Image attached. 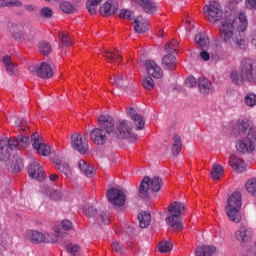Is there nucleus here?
Listing matches in <instances>:
<instances>
[{"instance_id": "obj_1", "label": "nucleus", "mask_w": 256, "mask_h": 256, "mask_svg": "<svg viewBox=\"0 0 256 256\" xmlns=\"http://www.w3.org/2000/svg\"><path fill=\"white\" fill-rule=\"evenodd\" d=\"M248 20L245 12H240L233 19H225L219 25L220 39L230 47L245 49V31H247Z\"/></svg>"}, {"instance_id": "obj_2", "label": "nucleus", "mask_w": 256, "mask_h": 256, "mask_svg": "<svg viewBox=\"0 0 256 256\" xmlns=\"http://www.w3.org/2000/svg\"><path fill=\"white\" fill-rule=\"evenodd\" d=\"M99 128H95L90 133V138L95 145H105L107 135L115 131V121L109 115H101L98 118Z\"/></svg>"}, {"instance_id": "obj_3", "label": "nucleus", "mask_w": 256, "mask_h": 256, "mask_svg": "<svg viewBox=\"0 0 256 256\" xmlns=\"http://www.w3.org/2000/svg\"><path fill=\"white\" fill-rule=\"evenodd\" d=\"M27 145H29V137L23 135H18L12 139L8 137L0 139V161L7 163L15 149H25Z\"/></svg>"}, {"instance_id": "obj_4", "label": "nucleus", "mask_w": 256, "mask_h": 256, "mask_svg": "<svg viewBox=\"0 0 256 256\" xmlns=\"http://www.w3.org/2000/svg\"><path fill=\"white\" fill-rule=\"evenodd\" d=\"M183 209H185V205L178 201L172 202L168 206L169 215L166 218V223L169 225V227H171L172 231H175V233L183 231V223L181 222Z\"/></svg>"}, {"instance_id": "obj_5", "label": "nucleus", "mask_w": 256, "mask_h": 256, "mask_svg": "<svg viewBox=\"0 0 256 256\" xmlns=\"http://www.w3.org/2000/svg\"><path fill=\"white\" fill-rule=\"evenodd\" d=\"M241 193L234 192L227 200L225 213L232 223H240L243 216L241 215Z\"/></svg>"}, {"instance_id": "obj_6", "label": "nucleus", "mask_w": 256, "mask_h": 256, "mask_svg": "<svg viewBox=\"0 0 256 256\" xmlns=\"http://www.w3.org/2000/svg\"><path fill=\"white\" fill-rule=\"evenodd\" d=\"M149 191H152V193L161 191V179L159 176L152 179L149 176L143 177L139 186L138 195L141 199H147L149 197Z\"/></svg>"}, {"instance_id": "obj_7", "label": "nucleus", "mask_w": 256, "mask_h": 256, "mask_svg": "<svg viewBox=\"0 0 256 256\" xmlns=\"http://www.w3.org/2000/svg\"><path fill=\"white\" fill-rule=\"evenodd\" d=\"M256 145V130L250 128V132L247 133V137L239 140L236 143V149L239 153L243 155H247L249 153H253L255 151Z\"/></svg>"}, {"instance_id": "obj_8", "label": "nucleus", "mask_w": 256, "mask_h": 256, "mask_svg": "<svg viewBox=\"0 0 256 256\" xmlns=\"http://www.w3.org/2000/svg\"><path fill=\"white\" fill-rule=\"evenodd\" d=\"M114 137L116 139H131L132 141H136L137 134L133 133V126L130 121L122 120L114 131Z\"/></svg>"}, {"instance_id": "obj_9", "label": "nucleus", "mask_w": 256, "mask_h": 256, "mask_svg": "<svg viewBox=\"0 0 256 256\" xmlns=\"http://www.w3.org/2000/svg\"><path fill=\"white\" fill-rule=\"evenodd\" d=\"M240 75L250 83H256V65L253 60L245 58L240 64Z\"/></svg>"}, {"instance_id": "obj_10", "label": "nucleus", "mask_w": 256, "mask_h": 256, "mask_svg": "<svg viewBox=\"0 0 256 256\" xmlns=\"http://www.w3.org/2000/svg\"><path fill=\"white\" fill-rule=\"evenodd\" d=\"M205 18L210 23H217L223 19V10H221V4L218 2H212L209 5H206L203 9Z\"/></svg>"}, {"instance_id": "obj_11", "label": "nucleus", "mask_w": 256, "mask_h": 256, "mask_svg": "<svg viewBox=\"0 0 256 256\" xmlns=\"http://www.w3.org/2000/svg\"><path fill=\"white\" fill-rule=\"evenodd\" d=\"M83 213L88 217H94L97 225L103 227V225H109V216L107 212H100L97 214V209L93 208V206H86L83 208Z\"/></svg>"}, {"instance_id": "obj_12", "label": "nucleus", "mask_w": 256, "mask_h": 256, "mask_svg": "<svg viewBox=\"0 0 256 256\" xmlns=\"http://www.w3.org/2000/svg\"><path fill=\"white\" fill-rule=\"evenodd\" d=\"M30 71L33 73V75L39 77V79H51V77L55 75V70L53 67H51V65L47 64L46 62H42L37 67H31Z\"/></svg>"}, {"instance_id": "obj_13", "label": "nucleus", "mask_w": 256, "mask_h": 256, "mask_svg": "<svg viewBox=\"0 0 256 256\" xmlns=\"http://www.w3.org/2000/svg\"><path fill=\"white\" fill-rule=\"evenodd\" d=\"M107 200L112 205H115L116 207H123L125 205L126 197L125 193H123L122 190H119L118 188H111L106 193Z\"/></svg>"}, {"instance_id": "obj_14", "label": "nucleus", "mask_w": 256, "mask_h": 256, "mask_svg": "<svg viewBox=\"0 0 256 256\" xmlns=\"http://www.w3.org/2000/svg\"><path fill=\"white\" fill-rule=\"evenodd\" d=\"M71 145L75 151L81 153V155H85L87 151H89V143L87 142V138H84L80 134H73L71 136Z\"/></svg>"}, {"instance_id": "obj_15", "label": "nucleus", "mask_w": 256, "mask_h": 256, "mask_svg": "<svg viewBox=\"0 0 256 256\" xmlns=\"http://www.w3.org/2000/svg\"><path fill=\"white\" fill-rule=\"evenodd\" d=\"M28 175L31 179H36V181L45 180V171L43 167H41L40 163L32 162L28 167Z\"/></svg>"}, {"instance_id": "obj_16", "label": "nucleus", "mask_w": 256, "mask_h": 256, "mask_svg": "<svg viewBox=\"0 0 256 256\" xmlns=\"http://www.w3.org/2000/svg\"><path fill=\"white\" fill-rule=\"evenodd\" d=\"M235 239L239 241V243H249V241L253 239V230L248 228L245 224H242L235 232Z\"/></svg>"}, {"instance_id": "obj_17", "label": "nucleus", "mask_w": 256, "mask_h": 256, "mask_svg": "<svg viewBox=\"0 0 256 256\" xmlns=\"http://www.w3.org/2000/svg\"><path fill=\"white\" fill-rule=\"evenodd\" d=\"M127 115L133 121L137 131H143V129H145V118H143L141 114L137 113L135 108L130 107L127 111Z\"/></svg>"}, {"instance_id": "obj_18", "label": "nucleus", "mask_w": 256, "mask_h": 256, "mask_svg": "<svg viewBox=\"0 0 256 256\" xmlns=\"http://www.w3.org/2000/svg\"><path fill=\"white\" fill-rule=\"evenodd\" d=\"M145 68L148 75L154 77V79H161V77H163V70L161 67H159V65H157V63H155V61L146 60Z\"/></svg>"}, {"instance_id": "obj_19", "label": "nucleus", "mask_w": 256, "mask_h": 256, "mask_svg": "<svg viewBox=\"0 0 256 256\" xmlns=\"http://www.w3.org/2000/svg\"><path fill=\"white\" fill-rule=\"evenodd\" d=\"M198 89L202 95H209L215 91L213 83H211L207 78L198 79Z\"/></svg>"}, {"instance_id": "obj_20", "label": "nucleus", "mask_w": 256, "mask_h": 256, "mask_svg": "<svg viewBox=\"0 0 256 256\" xmlns=\"http://www.w3.org/2000/svg\"><path fill=\"white\" fill-rule=\"evenodd\" d=\"M117 11H119V3L116 1H108L102 7L103 17H111V15H115Z\"/></svg>"}, {"instance_id": "obj_21", "label": "nucleus", "mask_w": 256, "mask_h": 256, "mask_svg": "<svg viewBox=\"0 0 256 256\" xmlns=\"http://www.w3.org/2000/svg\"><path fill=\"white\" fill-rule=\"evenodd\" d=\"M229 164L236 171V173H243L247 169L245 161L237 156H231L229 159Z\"/></svg>"}, {"instance_id": "obj_22", "label": "nucleus", "mask_w": 256, "mask_h": 256, "mask_svg": "<svg viewBox=\"0 0 256 256\" xmlns=\"http://www.w3.org/2000/svg\"><path fill=\"white\" fill-rule=\"evenodd\" d=\"M26 239H28V241H31V243H45V241H47V237L37 230L27 231Z\"/></svg>"}, {"instance_id": "obj_23", "label": "nucleus", "mask_w": 256, "mask_h": 256, "mask_svg": "<svg viewBox=\"0 0 256 256\" xmlns=\"http://www.w3.org/2000/svg\"><path fill=\"white\" fill-rule=\"evenodd\" d=\"M6 167L10 173H19V171H23V159L21 157L14 156L12 163H7Z\"/></svg>"}, {"instance_id": "obj_24", "label": "nucleus", "mask_w": 256, "mask_h": 256, "mask_svg": "<svg viewBox=\"0 0 256 256\" xmlns=\"http://www.w3.org/2000/svg\"><path fill=\"white\" fill-rule=\"evenodd\" d=\"M133 25L136 33H145L146 31H149V23H147V20L143 19L141 16L134 19Z\"/></svg>"}, {"instance_id": "obj_25", "label": "nucleus", "mask_w": 256, "mask_h": 256, "mask_svg": "<svg viewBox=\"0 0 256 256\" xmlns=\"http://www.w3.org/2000/svg\"><path fill=\"white\" fill-rule=\"evenodd\" d=\"M78 167L86 177L91 178L95 175V168L93 166L89 165L87 161L85 160H79L78 161Z\"/></svg>"}, {"instance_id": "obj_26", "label": "nucleus", "mask_w": 256, "mask_h": 256, "mask_svg": "<svg viewBox=\"0 0 256 256\" xmlns=\"http://www.w3.org/2000/svg\"><path fill=\"white\" fill-rule=\"evenodd\" d=\"M162 65L168 71H173L177 67V58L173 54H168L163 57Z\"/></svg>"}, {"instance_id": "obj_27", "label": "nucleus", "mask_w": 256, "mask_h": 256, "mask_svg": "<svg viewBox=\"0 0 256 256\" xmlns=\"http://www.w3.org/2000/svg\"><path fill=\"white\" fill-rule=\"evenodd\" d=\"M134 3L140 5L144 9L145 13H155L157 11V6L151 0H134Z\"/></svg>"}, {"instance_id": "obj_28", "label": "nucleus", "mask_w": 256, "mask_h": 256, "mask_svg": "<svg viewBox=\"0 0 256 256\" xmlns=\"http://www.w3.org/2000/svg\"><path fill=\"white\" fill-rule=\"evenodd\" d=\"M103 57H105L106 61H108V63H115L116 65H119V63H121V55L119 53H117L116 51H103L102 52Z\"/></svg>"}, {"instance_id": "obj_29", "label": "nucleus", "mask_w": 256, "mask_h": 256, "mask_svg": "<svg viewBox=\"0 0 256 256\" xmlns=\"http://www.w3.org/2000/svg\"><path fill=\"white\" fill-rule=\"evenodd\" d=\"M116 87H119L120 89H127L129 87V78L123 74H117L114 76L113 81L111 82Z\"/></svg>"}, {"instance_id": "obj_30", "label": "nucleus", "mask_w": 256, "mask_h": 256, "mask_svg": "<svg viewBox=\"0 0 256 256\" xmlns=\"http://www.w3.org/2000/svg\"><path fill=\"white\" fill-rule=\"evenodd\" d=\"M54 163L57 166V169L61 171V173H64L66 177H69L71 175V168L69 167V164L67 162H63V160L59 159V156L54 157Z\"/></svg>"}, {"instance_id": "obj_31", "label": "nucleus", "mask_w": 256, "mask_h": 256, "mask_svg": "<svg viewBox=\"0 0 256 256\" xmlns=\"http://www.w3.org/2000/svg\"><path fill=\"white\" fill-rule=\"evenodd\" d=\"M215 251V246L203 245L196 248L195 256H212Z\"/></svg>"}, {"instance_id": "obj_32", "label": "nucleus", "mask_w": 256, "mask_h": 256, "mask_svg": "<svg viewBox=\"0 0 256 256\" xmlns=\"http://www.w3.org/2000/svg\"><path fill=\"white\" fill-rule=\"evenodd\" d=\"M138 221L141 229H147V226L151 225V213L147 211L140 212L138 214Z\"/></svg>"}, {"instance_id": "obj_33", "label": "nucleus", "mask_w": 256, "mask_h": 256, "mask_svg": "<svg viewBox=\"0 0 256 256\" xmlns=\"http://www.w3.org/2000/svg\"><path fill=\"white\" fill-rule=\"evenodd\" d=\"M194 41L198 47H201V49H207V47H209V36L205 33L197 34Z\"/></svg>"}, {"instance_id": "obj_34", "label": "nucleus", "mask_w": 256, "mask_h": 256, "mask_svg": "<svg viewBox=\"0 0 256 256\" xmlns=\"http://www.w3.org/2000/svg\"><path fill=\"white\" fill-rule=\"evenodd\" d=\"M33 149H35L37 153L43 157L51 155V147L43 142H40L39 144H33Z\"/></svg>"}, {"instance_id": "obj_35", "label": "nucleus", "mask_w": 256, "mask_h": 256, "mask_svg": "<svg viewBox=\"0 0 256 256\" xmlns=\"http://www.w3.org/2000/svg\"><path fill=\"white\" fill-rule=\"evenodd\" d=\"M183 147V142L181 141V136H173V145H172V155L177 156L181 153Z\"/></svg>"}, {"instance_id": "obj_36", "label": "nucleus", "mask_w": 256, "mask_h": 256, "mask_svg": "<svg viewBox=\"0 0 256 256\" xmlns=\"http://www.w3.org/2000/svg\"><path fill=\"white\" fill-rule=\"evenodd\" d=\"M224 173H225V170L223 169V166L219 164H215L211 171V177L214 181H219V179L223 177Z\"/></svg>"}, {"instance_id": "obj_37", "label": "nucleus", "mask_w": 256, "mask_h": 256, "mask_svg": "<svg viewBox=\"0 0 256 256\" xmlns=\"http://www.w3.org/2000/svg\"><path fill=\"white\" fill-rule=\"evenodd\" d=\"M100 3H103V0H87L86 9H88V13H90V15H95Z\"/></svg>"}, {"instance_id": "obj_38", "label": "nucleus", "mask_w": 256, "mask_h": 256, "mask_svg": "<svg viewBox=\"0 0 256 256\" xmlns=\"http://www.w3.org/2000/svg\"><path fill=\"white\" fill-rule=\"evenodd\" d=\"M3 63L5 65L8 73H15V67H17V64L11 62V56H9V55L4 56Z\"/></svg>"}, {"instance_id": "obj_39", "label": "nucleus", "mask_w": 256, "mask_h": 256, "mask_svg": "<svg viewBox=\"0 0 256 256\" xmlns=\"http://www.w3.org/2000/svg\"><path fill=\"white\" fill-rule=\"evenodd\" d=\"M39 51L42 55H49L53 51V47L47 41H41L39 43Z\"/></svg>"}, {"instance_id": "obj_40", "label": "nucleus", "mask_w": 256, "mask_h": 256, "mask_svg": "<svg viewBox=\"0 0 256 256\" xmlns=\"http://www.w3.org/2000/svg\"><path fill=\"white\" fill-rule=\"evenodd\" d=\"M142 85L147 91H153L155 88V81L153 78H151V76H145L143 78Z\"/></svg>"}, {"instance_id": "obj_41", "label": "nucleus", "mask_w": 256, "mask_h": 256, "mask_svg": "<svg viewBox=\"0 0 256 256\" xmlns=\"http://www.w3.org/2000/svg\"><path fill=\"white\" fill-rule=\"evenodd\" d=\"M173 250V243L169 241L160 242L158 245V251L160 253H169Z\"/></svg>"}, {"instance_id": "obj_42", "label": "nucleus", "mask_w": 256, "mask_h": 256, "mask_svg": "<svg viewBox=\"0 0 256 256\" xmlns=\"http://www.w3.org/2000/svg\"><path fill=\"white\" fill-rule=\"evenodd\" d=\"M239 128L242 129L244 133H247V131L248 133H251V129L256 131V128L251 125V121L248 119H243L239 124Z\"/></svg>"}, {"instance_id": "obj_43", "label": "nucleus", "mask_w": 256, "mask_h": 256, "mask_svg": "<svg viewBox=\"0 0 256 256\" xmlns=\"http://www.w3.org/2000/svg\"><path fill=\"white\" fill-rule=\"evenodd\" d=\"M118 17L120 19H129L130 21H133V19H135V13H133L131 10L121 9Z\"/></svg>"}, {"instance_id": "obj_44", "label": "nucleus", "mask_w": 256, "mask_h": 256, "mask_svg": "<svg viewBox=\"0 0 256 256\" xmlns=\"http://www.w3.org/2000/svg\"><path fill=\"white\" fill-rule=\"evenodd\" d=\"M246 190L256 197V179L252 178L246 182Z\"/></svg>"}, {"instance_id": "obj_45", "label": "nucleus", "mask_w": 256, "mask_h": 256, "mask_svg": "<svg viewBox=\"0 0 256 256\" xmlns=\"http://www.w3.org/2000/svg\"><path fill=\"white\" fill-rule=\"evenodd\" d=\"M244 103L248 107H255V105H256V94L248 93L244 98Z\"/></svg>"}, {"instance_id": "obj_46", "label": "nucleus", "mask_w": 256, "mask_h": 256, "mask_svg": "<svg viewBox=\"0 0 256 256\" xmlns=\"http://www.w3.org/2000/svg\"><path fill=\"white\" fill-rule=\"evenodd\" d=\"M59 37L64 47H69L70 45H72L71 35L67 33H59Z\"/></svg>"}, {"instance_id": "obj_47", "label": "nucleus", "mask_w": 256, "mask_h": 256, "mask_svg": "<svg viewBox=\"0 0 256 256\" xmlns=\"http://www.w3.org/2000/svg\"><path fill=\"white\" fill-rule=\"evenodd\" d=\"M231 79L233 83L236 85H243V80L245 79L241 74L237 73V71H234L231 73Z\"/></svg>"}, {"instance_id": "obj_48", "label": "nucleus", "mask_w": 256, "mask_h": 256, "mask_svg": "<svg viewBox=\"0 0 256 256\" xmlns=\"http://www.w3.org/2000/svg\"><path fill=\"white\" fill-rule=\"evenodd\" d=\"M40 15L44 17V19H51L53 17V10L49 7H43L40 9Z\"/></svg>"}, {"instance_id": "obj_49", "label": "nucleus", "mask_w": 256, "mask_h": 256, "mask_svg": "<svg viewBox=\"0 0 256 256\" xmlns=\"http://www.w3.org/2000/svg\"><path fill=\"white\" fill-rule=\"evenodd\" d=\"M60 9H62L63 13H67V14L73 13V4L70 2H63L60 5Z\"/></svg>"}, {"instance_id": "obj_50", "label": "nucleus", "mask_w": 256, "mask_h": 256, "mask_svg": "<svg viewBox=\"0 0 256 256\" xmlns=\"http://www.w3.org/2000/svg\"><path fill=\"white\" fill-rule=\"evenodd\" d=\"M5 7H23V3L19 0H4Z\"/></svg>"}, {"instance_id": "obj_51", "label": "nucleus", "mask_w": 256, "mask_h": 256, "mask_svg": "<svg viewBox=\"0 0 256 256\" xmlns=\"http://www.w3.org/2000/svg\"><path fill=\"white\" fill-rule=\"evenodd\" d=\"M112 249H114V251L119 255H123V253H125V248L120 242H113Z\"/></svg>"}, {"instance_id": "obj_52", "label": "nucleus", "mask_w": 256, "mask_h": 256, "mask_svg": "<svg viewBox=\"0 0 256 256\" xmlns=\"http://www.w3.org/2000/svg\"><path fill=\"white\" fill-rule=\"evenodd\" d=\"M59 239V232L56 231L55 234H48L45 243H57Z\"/></svg>"}, {"instance_id": "obj_53", "label": "nucleus", "mask_w": 256, "mask_h": 256, "mask_svg": "<svg viewBox=\"0 0 256 256\" xmlns=\"http://www.w3.org/2000/svg\"><path fill=\"white\" fill-rule=\"evenodd\" d=\"M61 197H63V195L61 194V191H59V190H53L50 193V199H52V201H59L61 199Z\"/></svg>"}, {"instance_id": "obj_54", "label": "nucleus", "mask_w": 256, "mask_h": 256, "mask_svg": "<svg viewBox=\"0 0 256 256\" xmlns=\"http://www.w3.org/2000/svg\"><path fill=\"white\" fill-rule=\"evenodd\" d=\"M185 85H186V87L191 89V88L195 87V85H197V79H195V77H188L185 80Z\"/></svg>"}, {"instance_id": "obj_55", "label": "nucleus", "mask_w": 256, "mask_h": 256, "mask_svg": "<svg viewBox=\"0 0 256 256\" xmlns=\"http://www.w3.org/2000/svg\"><path fill=\"white\" fill-rule=\"evenodd\" d=\"M79 249V245L77 244L67 247V251L70 252L72 256H77V253H79Z\"/></svg>"}, {"instance_id": "obj_56", "label": "nucleus", "mask_w": 256, "mask_h": 256, "mask_svg": "<svg viewBox=\"0 0 256 256\" xmlns=\"http://www.w3.org/2000/svg\"><path fill=\"white\" fill-rule=\"evenodd\" d=\"M31 141H32V147L33 145H39V143H41V136H39V133L32 134Z\"/></svg>"}, {"instance_id": "obj_57", "label": "nucleus", "mask_w": 256, "mask_h": 256, "mask_svg": "<svg viewBox=\"0 0 256 256\" xmlns=\"http://www.w3.org/2000/svg\"><path fill=\"white\" fill-rule=\"evenodd\" d=\"M165 51L168 55H175V53H177V48L170 44H166Z\"/></svg>"}, {"instance_id": "obj_58", "label": "nucleus", "mask_w": 256, "mask_h": 256, "mask_svg": "<svg viewBox=\"0 0 256 256\" xmlns=\"http://www.w3.org/2000/svg\"><path fill=\"white\" fill-rule=\"evenodd\" d=\"M62 228L65 231H71V229H73V223H71V221H69V220H63L62 221Z\"/></svg>"}, {"instance_id": "obj_59", "label": "nucleus", "mask_w": 256, "mask_h": 256, "mask_svg": "<svg viewBox=\"0 0 256 256\" xmlns=\"http://www.w3.org/2000/svg\"><path fill=\"white\" fill-rule=\"evenodd\" d=\"M202 50L203 51L200 52L201 59H203V61H209V59H211V54H209V52H207L205 49Z\"/></svg>"}, {"instance_id": "obj_60", "label": "nucleus", "mask_w": 256, "mask_h": 256, "mask_svg": "<svg viewBox=\"0 0 256 256\" xmlns=\"http://www.w3.org/2000/svg\"><path fill=\"white\" fill-rule=\"evenodd\" d=\"M246 5L250 9H256V0H246Z\"/></svg>"}, {"instance_id": "obj_61", "label": "nucleus", "mask_w": 256, "mask_h": 256, "mask_svg": "<svg viewBox=\"0 0 256 256\" xmlns=\"http://www.w3.org/2000/svg\"><path fill=\"white\" fill-rule=\"evenodd\" d=\"M167 45H171L172 47H175L177 49L179 42L177 40L173 39L172 41L168 42Z\"/></svg>"}, {"instance_id": "obj_62", "label": "nucleus", "mask_w": 256, "mask_h": 256, "mask_svg": "<svg viewBox=\"0 0 256 256\" xmlns=\"http://www.w3.org/2000/svg\"><path fill=\"white\" fill-rule=\"evenodd\" d=\"M58 178H59V176L57 174H55V173L51 174L49 176L50 181H57Z\"/></svg>"}, {"instance_id": "obj_63", "label": "nucleus", "mask_w": 256, "mask_h": 256, "mask_svg": "<svg viewBox=\"0 0 256 256\" xmlns=\"http://www.w3.org/2000/svg\"><path fill=\"white\" fill-rule=\"evenodd\" d=\"M24 9H26V11H34L35 10V7H33V5H25L24 6Z\"/></svg>"}, {"instance_id": "obj_64", "label": "nucleus", "mask_w": 256, "mask_h": 256, "mask_svg": "<svg viewBox=\"0 0 256 256\" xmlns=\"http://www.w3.org/2000/svg\"><path fill=\"white\" fill-rule=\"evenodd\" d=\"M25 121H23L21 124H18V127H20L21 131H25Z\"/></svg>"}]
</instances>
